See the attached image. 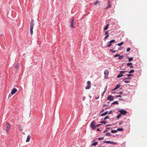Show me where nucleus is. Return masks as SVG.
Here are the masks:
<instances>
[{"label": "nucleus", "instance_id": "nucleus-1", "mask_svg": "<svg viewBox=\"0 0 147 147\" xmlns=\"http://www.w3.org/2000/svg\"><path fill=\"white\" fill-rule=\"evenodd\" d=\"M30 34L32 35L33 34V27L34 25V22L33 19H32L31 22L30 23Z\"/></svg>", "mask_w": 147, "mask_h": 147}, {"label": "nucleus", "instance_id": "nucleus-2", "mask_svg": "<svg viewBox=\"0 0 147 147\" xmlns=\"http://www.w3.org/2000/svg\"><path fill=\"white\" fill-rule=\"evenodd\" d=\"M96 122L94 121L92 122L90 125V127L92 130H95L96 128Z\"/></svg>", "mask_w": 147, "mask_h": 147}, {"label": "nucleus", "instance_id": "nucleus-3", "mask_svg": "<svg viewBox=\"0 0 147 147\" xmlns=\"http://www.w3.org/2000/svg\"><path fill=\"white\" fill-rule=\"evenodd\" d=\"M118 111L120 112L121 115H125L127 113V112L124 109H121L118 110Z\"/></svg>", "mask_w": 147, "mask_h": 147}, {"label": "nucleus", "instance_id": "nucleus-4", "mask_svg": "<svg viewBox=\"0 0 147 147\" xmlns=\"http://www.w3.org/2000/svg\"><path fill=\"white\" fill-rule=\"evenodd\" d=\"M109 74L108 71L107 69H105L104 72L105 79H106L108 78Z\"/></svg>", "mask_w": 147, "mask_h": 147}, {"label": "nucleus", "instance_id": "nucleus-5", "mask_svg": "<svg viewBox=\"0 0 147 147\" xmlns=\"http://www.w3.org/2000/svg\"><path fill=\"white\" fill-rule=\"evenodd\" d=\"M6 131L7 133H9V129L10 128V125L9 123L8 122H7L6 124Z\"/></svg>", "mask_w": 147, "mask_h": 147}, {"label": "nucleus", "instance_id": "nucleus-6", "mask_svg": "<svg viewBox=\"0 0 147 147\" xmlns=\"http://www.w3.org/2000/svg\"><path fill=\"white\" fill-rule=\"evenodd\" d=\"M120 74L118 75L117 76V78H119L122 77L123 76V74L125 73L124 71H119Z\"/></svg>", "mask_w": 147, "mask_h": 147}, {"label": "nucleus", "instance_id": "nucleus-7", "mask_svg": "<svg viewBox=\"0 0 147 147\" xmlns=\"http://www.w3.org/2000/svg\"><path fill=\"white\" fill-rule=\"evenodd\" d=\"M74 17H72L71 18V24L70 26L72 28H74Z\"/></svg>", "mask_w": 147, "mask_h": 147}, {"label": "nucleus", "instance_id": "nucleus-8", "mask_svg": "<svg viewBox=\"0 0 147 147\" xmlns=\"http://www.w3.org/2000/svg\"><path fill=\"white\" fill-rule=\"evenodd\" d=\"M107 99L110 101H112L114 99L113 96L112 95H109L107 97Z\"/></svg>", "mask_w": 147, "mask_h": 147}, {"label": "nucleus", "instance_id": "nucleus-9", "mask_svg": "<svg viewBox=\"0 0 147 147\" xmlns=\"http://www.w3.org/2000/svg\"><path fill=\"white\" fill-rule=\"evenodd\" d=\"M17 91V89L15 88H13V89L11 91V94H14Z\"/></svg>", "mask_w": 147, "mask_h": 147}, {"label": "nucleus", "instance_id": "nucleus-10", "mask_svg": "<svg viewBox=\"0 0 147 147\" xmlns=\"http://www.w3.org/2000/svg\"><path fill=\"white\" fill-rule=\"evenodd\" d=\"M19 64L18 63H17L16 64H15L14 66L16 70H18V69H19Z\"/></svg>", "mask_w": 147, "mask_h": 147}, {"label": "nucleus", "instance_id": "nucleus-11", "mask_svg": "<svg viewBox=\"0 0 147 147\" xmlns=\"http://www.w3.org/2000/svg\"><path fill=\"white\" fill-rule=\"evenodd\" d=\"M108 113V111H106L105 112H104V113H102L101 114L100 116L102 117L105 116Z\"/></svg>", "mask_w": 147, "mask_h": 147}, {"label": "nucleus", "instance_id": "nucleus-12", "mask_svg": "<svg viewBox=\"0 0 147 147\" xmlns=\"http://www.w3.org/2000/svg\"><path fill=\"white\" fill-rule=\"evenodd\" d=\"M31 137L29 135H28L27 137V139L26 140V142H28L30 141Z\"/></svg>", "mask_w": 147, "mask_h": 147}, {"label": "nucleus", "instance_id": "nucleus-13", "mask_svg": "<svg viewBox=\"0 0 147 147\" xmlns=\"http://www.w3.org/2000/svg\"><path fill=\"white\" fill-rule=\"evenodd\" d=\"M99 123L101 124H106L107 123V121H106L104 120V121H100L99 122Z\"/></svg>", "mask_w": 147, "mask_h": 147}, {"label": "nucleus", "instance_id": "nucleus-14", "mask_svg": "<svg viewBox=\"0 0 147 147\" xmlns=\"http://www.w3.org/2000/svg\"><path fill=\"white\" fill-rule=\"evenodd\" d=\"M126 57L128 59V61L129 62L132 61L133 59V58L132 57H129L128 56H127Z\"/></svg>", "mask_w": 147, "mask_h": 147}, {"label": "nucleus", "instance_id": "nucleus-15", "mask_svg": "<svg viewBox=\"0 0 147 147\" xmlns=\"http://www.w3.org/2000/svg\"><path fill=\"white\" fill-rule=\"evenodd\" d=\"M119 104V103L117 101H116L113 102L112 103L111 105H118Z\"/></svg>", "mask_w": 147, "mask_h": 147}, {"label": "nucleus", "instance_id": "nucleus-16", "mask_svg": "<svg viewBox=\"0 0 147 147\" xmlns=\"http://www.w3.org/2000/svg\"><path fill=\"white\" fill-rule=\"evenodd\" d=\"M124 129L122 127L120 128H118L117 129V131H123Z\"/></svg>", "mask_w": 147, "mask_h": 147}, {"label": "nucleus", "instance_id": "nucleus-17", "mask_svg": "<svg viewBox=\"0 0 147 147\" xmlns=\"http://www.w3.org/2000/svg\"><path fill=\"white\" fill-rule=\"evenodd\" d=\"M98 143V142H94L92 143L91 144V146H96L97 144Z\"/></svg>", "mask_w": 147, "mask_h": 147}, {"label": "nucleus", "instance_id": "nucleus-18", "mask_svg": "<svg viewBox=\"0 0 147 147\" xmlns=\"http://www.w3.org/2000/svg\"><path fill=\"white\" fill-rule=\"evenodd\" d=\"M109 26V24H108L106 25V26L104 27V30H106L108 29Z\"/></svg>", "mask_w": 147, "mask_h": 147}, {"label": "nucleus", "instance_id": "nucleus-19", "mask_svg": "<svg viewBox=\"0 0 147 147\" xmlns=\"http://www.w3.org/2000/svg\"><path fill=\"white\" fill-rule=\"evenodd\" d=\"M120 86V84H117L116 85V86L115 87V90H117V89L119 88Z\"/></svg>", "mask_w": 147, "mask_h": 147}, {"label": "nucleus", "instance_id": "nucleus-20", "mask_svg": "<svg viewBox=\"0 0 147 147\" xmlns=\"http://www.w3.org/2000/svg\"><path fill=\"white\" fill-rule=\"evenodd\" d=\"M111 141H103L104 143H106L107 144H111Z\"/></svg>", "mask_w": 147, "mask_h": 147}, {"label": "nucleus", "instance_id": "nucleus-21", "mask_svg": "<svg viewBox=\"0 0 147 147\" xmlns=\"http://www.w3.org/2000/svg\"><path fill=\"white\" fill-rule=\"evenodd\" d=\"M108 5L107 6V8H109L111 7V3H110V1H109L108 2Z\"/></svg>", "mask_w": 147, "mask_h": 147}, {"label": "nucleus", "instance_id": "nucleus-22", "mask_svg": "<svg viewBox=\"0 0 147 147\" xmlns=\"http://www.w3.org/2000/svg\"><path fill=\"white\" fill-rule=\"evenodd\" d=\"M121 115L120 113H119L118 115L116 117V118L117 119H119V118L121 116Z\"/></svg>", "mask_w": 147, "mask_h": 147}, {"label": "nucleus", "instance_id": "nucleus-23", "mask_svg": "<svg viewBox=\"0 0 147 147\" xmlns=\"http://www.w3.org/2000/svg\"><path fill=\"white\" fill-rule=\"evenodd\" d=\"M18 128L20 131H21L22 129V128L21 127V125H19Z\"/></svg>", "mask_w": 147, "mask_h": 147}, {"label": "nucleus", "instance_id": "nucleus-24", "mask_svg": "<svg viewBox=\"0 0 147 147\" xmlns=\"http://www.w3.org/2000/svg\"><path fill=\"white\" fill-rule=\"evenodd\" d=\"M116 42L115 41V39H113V40H111L110 41H109V42H110L111 43V44L113 43V42Z\"/></svg>", "mask_w": 147, "mask_h": 147}, {"label": "nucleus", "instance_id": "nucleus-25", "mask_svg": "<svg viewBox=\"0 0 147 147\" xmlns=\"http://www.w3.org/2000/svg\"><path fill=\"white\" fill-rule=\"evenodd\" d=\"M123 42H121L120 43L117 44V45L119 46H121V45H122V44L123 43Z\"/></svg>", "mask_w": 147, "mask_h": 147}, {"label": "nucleus", "instance_id": "nucleus-26", "mask_svg": "<svg viewBox=\"0 0 147 147\" xmlns=\"http://www.w3.org/2000/svg\"><path fill=\"white\" fill-rule=\"evenodd\" d=\"M117 132V130H112L111 131V132L112 133H115Z\"/></svg>", "mask_w": 147, "mask_h": 147}, {"label": "nucleus", "instance_id": "nucleus-27", "mask_svg": "<svg viewBox=\"0 0 147 147\" xmlns=\"http://www.w3.org/2000/svg\"><path fill=\"white\" fill-rule=\"evenodd\" d=\"M104 135L105 136H109L111 135V134L110 133H107L105 134H104Z\"/></svg>", "mask_w": 147, "mask_h": 147}, {"label": "nucleus", "instance_id": "nucleus-28", "mask_svg": "<svg viewBox=\"0 0 147 147\" xmlns=\"http://www.w3.org/2000/svg\"><path fill=\"white\" fill-rule=\"evenodd\" d=\"M91 88V85H88V86H86L85 88L86 89H89Z\"/></svg>", "mask_w": 147, "mask_h": 147}, {"label": "nucleus", "instance_id": "nucleus-29", "mask_svg": "<svg viewBox=\"0 0 147 147\" xmlns=\"http://www.w3.org/2000/svg\"><path fill=\"white\" fill-rule=\"evenodd\" d=\"M109 51L112 53H115L116 52V51L115 50H114L113 49H110L109 50Z\"/></svg>", "mask_w": 147, "mask_h": 147}, {"label": "nucleus", "instance_id": "nucleus-30", "mask_svg": "<svg viewBox=\"0 0 147 147\" xmlns=\"http://www.w3.org/2000/svg\"><path fill=\"white\" fill-rule=\"evenodd\" d=\"M134 71V69H131L129 72V73H133Z\"/></svg>", "mask_w": 147, "mask_h": 147}, {"label": "nucleus", "instance_id": "nucleus-31", "mask_svg": "<svg viewBox=\"0 0 147 147\" xmlns=\"http://www.w3.org/2000/svg\"><path fill=\"white\" fill-rule=\"evenodd\" d=\"M123 56L122 55L120 56V55H119V56L118 59H121L122 58H123Z\"/></svg>", "mask_w": 147, "mask_h": 147}, {"label": "nucleus", "instance_id": "nucleus-32", "mask_svg": "<svg viewBox=\"0 0 147 147\" xmlns=\"http://www.w3.org/2000/svg\"><path fill=\"white\" fill-rule=\"evenodd\" d=\"M110 119L109 117V116H106L105 117L104 120H106V119Z\"/></svg>", "mask_w": 147, "mask_h": 147}, {"label": "nucleus", "instance_id": "nucleus-33", "mask_svg": "<svg viewBox=\"0 0 147 147\" xmlns=\"http://www.w3.org/2000/svg\"><path fill=\"white\" fill-rule=\"evenodd\" d=\"M131 78L129 77L125 78L123 79V80H130L131 79Z\"/></svg>", "mask_w": 147, "mask_h": 147}, {"label": "nucleus", "instance_id": "nucleus-34", "mask_svg": "<svg viewBox=\"0 0 147 147\" xmlns=\"http://www.w3.org/2000/svg\"><path fill=\"white\" fill-rule=\"evenodd\" d=\"M104 137H99L98 138H97V139H98L99 140H103L104 139Z\"/></svg>", "mask_w": 147, "mask_h": 147}, {"label": "nucleus", "instance_id": "nucleus-35", "mask_svg": "<svg viewBox=\"0 0 147 147\" xmlns=\"http://www.w3.org/2000/svg\"><path fill=\"white\" fill-rule=\"evenodd\" d=\"M132 65V63L131 62L128 63L127 64V66H129V65Z\"/></svg>", "mask_w": 147, "mask_h": 147}, {"label": "nucleus", "instance_id": "nucleus-36", "mask_svg": "<svg viewBox=\"0 0 147 147\" xmlns=\"http://www.w3.org/2000/svg\"><path fill=\"white\" fill-rule=\"evenodd\" d=\"M87 83L88 85H91V82L90 81H88L87 82Z\"/></svg>", "mask_w": 147, "mask_h": 147}, {"label": "nucleus", "instance_id": "nucleus-37", "mask_svg": "<svg viewBox=\"0 0 147 147\" xmlns=\"http://www.w3.org/2000/svg\"><path fill=\"white\" fill-rule=\"evenodd\" d=\"M123 81L125 83H128L130 82L129 81L125 80L124 81V80H123Z\"/></svg>", "mask_w": 147, "mask_h": 147}, {"label": "nucleus", "instance_id": "nucleus-38", "mask_svg": "<svg viewBox=\"0 0 147 147\" xmlns=\"http://www.w3.org/2000/svg\"><path fill=\"white\" fill-rule=\"evenodd\" d=\"M126 75L128 77H129L130 76H132L133 75L131 74H127Z\"/></svg>", "mask_w": 147, "mask_h": 147}, {"label": "nucleus", "instance_id": "nucleus-39", "mask_svg": "<svg viewBox=\"0 0 147 147\" xmlns=\"http://www.w3.org/2000/svg\"><path fill=\"white\" fill-rule=\"evenodd\" d=\"M111 144H114V145H115V144H116L117 143L116 142H113V141H111Z\"/></svg>", "mask_w": 147, "mask_h": 147}, {"label": "nucleus", "instance_id": "nucleus-40", "mask_svg": "<svg viewBox=\"0 0 147 147\" xmlns=\"http://www.w3.org/2000/svg\"><path fill=\"white\" fill-rule=\"evenodd\" d=\"M99 1H96V2H95L94 3V5H96L97 4H98L99 3Z\"/></svg>", "mask_w": 147, "mask_h": 147}, {"label": "nucleus", "instance_id": "nucleus-41", "mask_svg": "<svg viewBox=\"0 0 147 147\" xmlns=\"http://www.w3.org/2000/svg\"><path fill=\"white\" fill-rule=\"evenodd\" d=\"M131 50V49L130 48L128 47L127 48L126 50V51L127 52H129Z\"/></svg>", "mask_w": 147, "mask_h": 147}, {"label": "nucleus", "instance_id": "nucleus-42", "mask_svg": "<svg viewBox=\"0 0 147 147\" xmlns=\"http://www.w3.org/2000/svg\"><path fill=\"white\" fill-rule=\"evenodd\" d=\"M117 45V44H115V46H113V45H112V47L113 49H115L116 46Z\"/></svg>", "mask_w": 147, "mask_h": 147}, {"label": "nucleus", "instance_id": "nucleus-43", "mask_svg": "<svg viewBox=\"0 0 147 147\" xmlns=\"http://www.w3.org/2000/svg\"><path fill=\"white\" fill-rule=\"evenodd\" d=\"M107 87V85L105 87L104 91V92H105L106 91Z\"/></svg>", "mask_w": 147, "mask_h": 147}, {"label": "nucleus", "instance_id": "nucleus-44", "mask_svg": "<svg viewBox=\"0 0 147 147\" xmlns=\"http://www.w3.org/2000/svg\"><path fill=\"white\" fill-rule=\"evenodd\" d=\"M109 44L107 45L108 47H110V46H112V45L110 42H109Z\"/></svg>", "mask_w": 147, "mask_h": 147}, {"label": "nucleus", "instance_id": "nucleus-45", "mask_svg": "<svg viewBox=\"0 0 147 147\" xmlns=\"http://www.w3.org/2000/svg\"><path fill=\"white\" fill-rule=\"evenodd\" d=\"M102 125V124H97L96 125V127H99V126H100L101 125Z\"/></svg>", "mask_w": 147, "mask_h": 147}, {"label": "nucleus", "instance_id": "nucleus-46", "mask_svg": "<svg viewBox=\"0 0 147 147\" xmlns=\"http://www.w3.org/2000/svg\"><path fill=\"white\" fill-rule=\"evenodd\" d=\"M123 92L120 91V92H118L117 94H123Z\"/></svg>", "mask_w": 147, "mask_h": 147}, {"label": "nucleus", "instance_id": "nucleus-47", "mask_svg": "<svg viewBox=\"0 0 147 147\" xmlns=\"http://www.w3.org/2000/svg\"><path fill=\"white\" fill-rule=\"evenodd\" d=\"M109 36V34L106 35L105 36V39H106V38H107Z\"/></svg>", "mask_w": 147, "mask_h": 147}, {"label": "nucleus", "instance_id": "nucleus-48", "mask_svg": "<svg viewBox=\"0 0 147 147\" xmlns=\"http://www.w3.org/2000/svg\"><path fill=\"white\" fill-rule=\"evenodd\" d=\"M119 54H116V55H115L114 56V57H119Z\"/></svg>", "mask_w": 147, "mask_h": 147}, {"label": "nucleus", "instance_id": "nucleus-49", "mask_svg": "<svg viewBox=\"0 0 147 147\" xmlns=\"http://www.w3.org/2000/svg\"><path fill=\"white\" fill-rule=\"evenodd\" d=\"M109 31H106L105 33V35H107L108 34V33H109Z\"/></svg>", "mask_w": 147, "mask_h": 147}, {"label": "nucleus", "instance_id": "nucleus-50", "mask_svg": "<svg viewBox=\"0 0 147 147\" xmlns=\"http://www.w3.org/2000/svg\"><path fill=\"white\" fill-rule=\"evenodd\" d=\"M112 111L111 110L109 112L107 113L108 114H110L111 113Z\"/></svg>", "mask_w": 147, "mask_h": 147}, {"label": "nucleus", "instance_id": "nucleus-51", "mask_svg": "<svg viewBox=\"0 0 147 147\" xmlns=\"http://www.w3.org/2000/svg\"><path fill=\"white\" fill-rule=\"evenodd\" d=\"M12 95L11 93L9 94L8 96V98H10L12 96Z\"/></svg>", "mask_w": 147, "mask_h": 147}, {"label": "nucleus", "instance_id": "nucleus-52", "mask_svg": "<svg viewBox=\"0 0 147 147\" xmlns=\"http://www.w3.org/2000/svg\"><path fill=\"white\" fill-rule=\"evenodd\" d=\"M86 98V97L85 96L82 97V100L83 101H84Z\"/></svg>", "mask_w": 147, "mask_h": 147}, {"label": "nucleus", "instance_id": "nucleus-53", "mask_svg": "<svg viewBox=\"0 0 147 147\" xmlns=\"http://www.w3.org/2000/svg\"><path fill=\"white\" fill-rule=\"evenodd\" d=\"M108 106V105L104 104L103 105V107H106Z\"/></svg>", "mask_w": 147, "mask_h": 147}, {"label": "nucleus", "instance_id": "nucleus-54", "mask_svg": "<svg viewBox=\"0 0 147 147\" xmlns=\"http://www.w3.org/2000/svg\"><path fill=\"white\" fill-rule=\"evenodd\" d=\"M105 92H104V91H103L101 94V96H103L104 94V93Z\"/></svg>", "mask_w": 147, "mask_h": 147}, {"label": "nucleus", "instance_id": "nucleus-55", "mask_svg": "<svg viewBox=\"0 0 147 147\" xmlns=\"http://www.w3.org/2000/svg\"><path fill=\"white\" fill-rule=\"evenodd\" d=\"M108 131V130H107V129H106V130H104L103 132V133H105L107 132Z\"/></svg>", "mask_w": 147, "mask_h": 147}, {"label": "nucleus", "instance_id": "nucleus-56", "mask_svg": "<svg viewBox=\"0 0 147 147\" xmlns=\"http://www.w3.org/2000/svg\"><path fill=\"white\" fill-rule=\"evenodd\" d=\"M96 131H101V130H100L99 128H98L96 129Z\"/></svg>", "mask_w": 147, "mask_h": 147}, {"label": "nucleus", "instance_id": "nucleus-57", "mask_svg": "<svg viewBox=\"0 0 147 147\" xmlns=\"http://www.w3.org/2000/svg\"><path fill=\"white\" fill-rule=\"evenodd\" d=\"M130 69H131V68H134V66H132V65H131L130 66Z\"/></svg>", "mask_w": 147, "mask_h": 147}, {"label": "nucleus", "instance_id": "nucleus-58", "mask_svg": "<svg viewBox=\"0 0 147 147\" xmlns=\"http://www.w3.org/2000/svg\"><path fill=\"white\" fill-rule=\"evenodd\" d=\"M104 111V109H102L101 110V111H100V113H102V112H103Z\"/></svg>", "mask_w": 147, "mask_h": 147}, {"label": "nucleus", "instance_id": "nucleus-59", "mask_svg": "<svg viewBox=\"0 0 147 147\" xmlns=\"http://www.w3.org/2000/svg\"><path fill=\"white\" fill-rule=\"evenodd\" d=\"M111 126V124L107 125H106V127H107L108 126Z\"/></svg>", "mask_w": 147, "mask_h": 147}, {"label": "nucleus", "instance_id": "nucleus-60", "mask_svg": "<svg viewBox=\"0 0 147 147\" xmlns=\"http://www.w3.org/2000/svg\"><path fill=\"white\" fill-rule=\"evenodd\" d=\"M119 100H123V99H122V98H119Z\"/></svg>", "mask_w": 147, "mask_h": 147}, {"label": "nucleus", "instance_id": "nucleus-61", "mask_svg": "<svg viewBox=\"0 0 147 147\" xmlns=\"http://www.w3.org/2000/svg\"><path fill=\"white\" fill-rule=\"evenodd\" d=\"M123 48V47H121L119 48L118 50H121V49Z\"/></svg>", "mask_w": 147, "mask_h": 147}, {"label": "nucleus", "instance_id": "nucleus-62", "mask_svg": "<svg viewBox=\"0 0 147 147\" xmlns=\"http://www.w3.org/2000/svg\"><path fill=\"white\" fill-rule=\"evenodd\" d=\"M117 97L118 98V97H121V95H117Z\"/></svg>", "mask_w": 147, "mask_h": 147}, {"label": "nucleus", "instance_id": "nucleus-63", "mask_svg": "<svg viewBox=\"0 0 147 147\" xmlns=\"http://www.w3.org/2000/svg\"><path fill=\"white\" fill-rule=\"evenodd\" d=\"M99 98V96L97 97H96V98H95V99H98Z\"/></svg>", "mask_w": 147, "mask_h": 147}, {"label": "nucleus", "instance_id": "nucleus-64", "mask_svg": "<svg viewBox=\"0 0 147 147\" xmlns=\"http://www.w3.org/2000/svg\"><path fill=\"white\" fill-rule=\"evenodd\" d=\"M23 56L24 57H25V56L26 55V54L24 53V54H23Z\"/></svg>", "mask_w": 147, "mask_h": 147}]
</instances>
